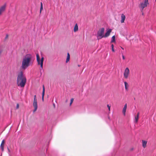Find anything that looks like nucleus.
<instances>
[{
  "label": "nucleus",
  "mask_w": 156,
  "mask_h": 156,
  "mask_svg": "<svg viewBox=\"0 0 156 156\" xmlns=\"http://www.w3.org/2000/svg\"><path fill=\"white\" fill-rule=\"evenodd\" d=\"M112 31V29H109L107 30L106 32L105 33L104 35V37H106L109 36L110 34Z\"/></svg>",
  "instance_id": "obj_8"
},
{
  "label": "nucleus",
  "mask_w": 156,
  "mask_h": 156,
  "mask_svg": "<svg viewBox=\"0 0 156 156\" xmlns=\"http://www.w3.org/2000/svg\"><path fill=\"white\" fill-rule=\"evenodd\" d=\"M115 41V35L113 36L112 38L111 42H114Z\"/></svg>",
  "instance_id": "obj_18"
},
{
  "label": "nucleus",
  "mask_w": 156,
  "mask_h": 156,
  "mask_svg": "<svg viewBox=\"0 0 156 156\" xmlns=\"http://www.w3.org/2000/svg\"><path fill=\"white\" fill-rule=\"evenodd\" d=\"M139 114H140V113L139 112H138L137 113V114L136 115V116H138V117H139Z\"/></svg>",
  "instance_id": "obj_27"
},
{
  "label": "nucleus",
  "mask_w": 156,
  "mask_h": 156,
  "mask_svg": "<svg viewBox=\"0 0 156 156\" xmlns=\"http://www.w3.org/2000/svg\"><path fill=\"white\" fill-rule=\"evenodd\" d=\"M8 150L9 151V149L8 148Z\"/></svg>",
  "instance_id": "obj_32"
},
{
  "label": "nucleus",
  "mask_w": 156,
  "mask_h": 156,
  "mask_svg": "<svg viewBox=\"0 0 156 156\" xmlns=\"http://www.w3.org/2000/svg\"><path fill=\"white\" fill-rule=\"evenodd\" d=\"M5 143V140H2L1 144H3V145H4Z\"/></svg>",
  "instance_id": "obj_24"
},
{
  "label": "nucleus",
  "mask_w": 156,
  "mask_h": 156,
  "mask_svg": "<svg viewBox=\"0 0 156 156\" xmlns=\"http://www.w3.org/2000/svg\"><path fill=\"white\" fill-rule=\"evenodd\" d=\"M43 4L42 2L41 3V8H40V13H41V10H43Z\"/></svg>",
  "instance_id": "obj_19"
},
{
  "label": "nucleus",
  "mask_w": 156,
  "mask_h": 156,
  "mask_svg": "<svg viewBox=\"0 0 156 156\" xmlns=\"http://www.w3.org/2000/svg\"><path fill=\"white\" fill-rule=\"evenodd\" d=\"M107 106L108 108L109 111H110L111 106L110 105H107Z\"/></svg>",
  "instance_id": "obj_23"
},
{
  "label": "nucleus",
  "mask_w": 156,
  "mask_h": 156,
  "mask_svg": "<svg viewBox=\"0 0 156 156\" xmlns=\"http://www.w3.org/2000/svg\"><path fill=\"white\" fill-rule=\"evenodd\" d=\"M4 145L1 144L0 145V147L2 151H3L4 150Z\"/></svg>",
  "instance_id": "obj_20"
},
{
  "label": "nucleus",
  "mask_w": 156,
  "mask_h": 156,
  "mask_svg": "<svg viewBox=\"0 0 156 156\" xmlns=\"http://www.w3.org/2000/svg\"><path fill=\"white\" fill-rule=\"evenodd\" d=\"M73 100H74V99L73 98H72L71 99V100H70V105H71V104L73 103Z\"/></svg>",
  "instance_id": "obj_22"
},
{
  "label": "nucleus",
  "mask_w": 156,
  "mask_h": 156,
  "mask_svg": "<svg viewBox=\"0 0 156 156\" xmlns=\"http://www.w3.org/2000/svg\"><path fill=\"white\" fill-rule=\"evenodd\" d=\"M155 1H156V0H155Z\"/></svg>",
  "instance_id": "obj_33"
},
{
  "label": "nucleus",
  "mask_w": 156,
  "mask_h": 156,
  "mask_svg": "<svg viewBox=\"0 0 156 156\" xmlns=\"http://www.w3.org/2000/svg\"><path fill=\"white\" fill-rule=\"evenodd\" d=\"M8 34H7L5 37V39L7 38H8Z\"/></svg>",
  "instance_id": "obj_28"
},
{
  "label": "nucleus",
  "mask_w": 156,
  "mask_h": 156,
  "mask_svg": "<svg viewBox=\"0 0 156 156\" xmlns=\"http://www.w3.org/2000/svg\"><path fill=\"white\" fill-rule=\"evenodd\" d=\"M126 19V16L125 15L122 14L121 15V22L122 23H124V21Z\"/></svg>",
  "instance_id": "obj_10"
},
{
  "label": "nucleus",
  "mask_w": 156,
  "mask_h": 156,
  "mask_svg": "<svg viewBox=\"0 0 156 156\" xmlns=\"http://www.w3.org/2000/svg\"><path fill=\"white\" fill-rule=\"evenodd\" d=\"M16 108V109H18L19 108V104L18 103L17 104Z\"/></svg>",
  "instance_id": "obj_25"
},
{
  "label": "nucleus",
  "mask_w": 156,
  "mask_h": 156,
  "mask_svg": "<svg viewBox=\"0 0 156 156\" xmlns=\"http://www.w3.org/2000/svg\"><path fill=\"white\" fill-rule=\"evenodd\" d=\"M129 74V70L128 68L127 67L125 70L124 72L123 73L124 77L125 79H127Z\"/></svg>",
  "instance_id": "obj_7"
},
{
  "label": "nucleus",
  "mask_w": 156,
  "mask_h": 156,
  "mask_svg": "<svg viewBox=\"0 0 156 156\" xmlns=\"http://www.w3.org/2000/svg\"><path fill=\"white\" fill-rule=\"evenodd\" d=\"M78 66L79 67H80V65H78Z\"/></svg>",
  "instance_id": "obj_31"
},
{
  "label": "nucleus",
  "mask_w": 156,
  "mask_h": 156,
  "mask_svg": "<svg viewBox=\"0 0 156 156\" xmlns=\"http://www.w3.org/2000/svg\"><path fill=\"white\" fill-rule=\"evenodd\" d=\"M31 59L32 56L31 55L27 54L25 55L23 58L21 68L24 70L27 69L30 65Z\"/></svg>",
  "instance_id": "obj_1"
},
{
  "label": "nucleus",
  "mask_w": 156,
  "mask_h": 156,
  "mask_svg": "<svg viewBox=\"0 0 156 156\" xmlns=\"http://www.w3.org/2000/svg\"><path fill=\"white\" fill-rule=\"evenodd\" d=\"M124 84H125V89L126 90H128V88L129 87V85H128V83L126 82H124Z\"/></svg>",
  "instance_id": "obj_15"
},
{
  "label": "nucleus",
  "mask_w": 156,
  "mask_h": 156,
  "mask_svg": "<svg viewBox=\"0 0 156 156\" xmlns=\"http://www.w3.org/2000/svg\"><path fill=\"white\" fill-rule=\"evenodd\" d=\"M33 106L34 108V109L33 110V112H35L36 111L37 108V98L36 95H34V96Z\"/></svg>",
  "instance_id": "obj_6"
},
{
  "label": "nucleus",
  "mask_w": 156,
  "mask_h": 156,
  "mask_svg": "<svg viewBox=\"0 0 156 156\" xmlns=\"http://www.w3.org/2000/svg\"><path fill=\"white\" fill-rule=\"evenodd\" d=\"M111 47H112V51L113 52H115V50L114 49V46L113 44H112V45H111Z\"/></svg>",
  "instance_id": "obj_21"
},
{
  "label": "nucleus",
  "mask_w": 156,
  "mask_h": 156,
  "mask_svg": "<svg viewBox=\"0 0 156 156\" xmlns=\"http://www.w3.org/2000/svg\"><path fill=\"white\" fill-rule=\"evenodd\" d=\"M78 30V27L77 23L75 25L74 28V31L75 32Z\"/></svg>",
  "instance_id": "obj_13"
},
{
  "label": "nucleus",
  "mask_w": 156,
  "mask_h": 156,
  "mask_svg": "<svg viewBox=\"0 0 156 156\" xmlns=\"http://www.w3.org/2000/svg\"><path fill=\"white\" fill-rule=\"evenodd\" d=\"M44 92H45V88L44 85H43V91L42 93V99L43 101H44Z\"/></svg>",
  "instance_id": "obj_14"
},
{
  "label": "nucleus",
  "mask_w": 156,
  "mask_h": 156,
  "mask_svg": "<svg viewBox=\"0 0 156 156\" xmlns=\"http://www.w3.org/2000/svg\"><path fill=\"white\" fill-rule=\"evenodd\" d=\"M53 106H54V107L55 108V104H53Z\"/></svg>",
  "instance_id": "obj_29"
},
{
  "label": "nucleus",
  "mask_w": 156,
  "mask_h": 156,
  "mask_svg": "<svg viewBox=\"0 0 156 156\" xmlns=\"http://www.w3.org/2000/svg\"><path fill=\"white\" fill-rule=\"evenodd\" d=\"M142 146L144 148H145L147 147V141L142 140Z\"/></svg>",
  "instance_id": "obj_12"
},
{
  "label": "nucleus",
  "mask_w": 156,
  "mask_h": 156,
  "mask_svg": "<svg viewBox=\"0 0 156 156\" xmlns=\"http://www.w3.org/2000/svg\"><path fill=\"white\" fill-rule=\"evenodd\" d=\"M37 61L38 63V65H40L41 67V68H43V63L44 60V58L42 57L41 60L40 59V56L38 54L36 55Z\"/></svg>",
  "instance_id": "obj_5"
},
{
  "label": "nucleus",
  "mask_w": 156,
  "mask_h": 156,
  "mask_svg": "<svg viewBox=\"0 0 156 156\" xmlns=\"http://www.w3.org/2000/svg\"><path fill=\"white\" fill-rule=\"evenodd\" d=\"M5 6L4 5L0 8V16H1L2 12L5 10Z\"/></svg>",
  "instance_id": "obj_9"
},
{
  "label": "nucleus",
  "mask_w": 156,
  "mask_h": 156,
  "mask_svg": "<svg viewBox=\"0 0 156 156\" xmlns=\"http://www.w3.org/2000/svg\"><path fill=\"white\" fill-rule=\"evenodd\" d=\"M105 29L104 28H101L97 32V39L99 40L102 38L104 37V34Z\"/></svg>",
  "instance_id": "obj_3"
},
{
  "label": "nucleus",
  "mask_w": 156,
  "mask_h": 156,
  "mask_svg": "<svg viewBox=\"0 0 156 156\" xmlns=\"http://www.w3.org/2000/svg\"><path fill=\"white\" fill-rule=\"evenodd\" d=\"M127 104H126L125 105L124 107L122 109V113H123L124 115L125 116L126 115V109L127 108Z\"/></svg>",
  "instance_id": "obj_11"
},
{
  "label": "nucleus",
  "mask_w": 156,
  "mask_h": 156,
  "mask_svg": "<svg viewBox=\"0 0 156 156\" xmlns=\"http://www.w3.org/2000/svg\"><path fill=\"white\" fill-rule=\"evenodd\" d=\"M23 73L20 72L18 74L17 79V85L21 87H24L26 82V77L23 75Z\"/></svg>",
  "instance_id": "obj_2"
},
{
  "label": "nucleus",
  "mask_w": 156,
  "mask_h": 156,
  "mask_svg": "<svg viewBox=\"0 0 156 156\" xmlns=\"http://www.w3.org/2000/svg\"><path fill=\"white\" fill-rule=\"evenodd\" d=\"M139 118V117L137 116H135V122L136 123H137L138 122V119Z\"/></svg>",
  "instance_id": "obj_17"
},
{
  "label": "nucleus",
  "mask_w": 156,
  "mask_h": 156,
  "mask_svg": "<svg viewBox=\"0 0 156 156\" xmlns=\"http://www.w3.org/2000/svg\"><path fill=\"white\" fill-rule=\"evenodd\" d=\"M122 58L123 59L125 60V58L122 53Z\"/></svg>",
  "instance_id": "obj_26"
},
{
  "label": "nucleus",
  "mask_w": 156,
  "mask_h": 156,
  "mask_svg": "<svg viewBox=\"0 0 156 156\" xmlns=\"http://www.w3.org/2000/svg\"><path fill=\"white\" fill-rule=\"evenodd\" d=\"M149 5L148 0H143L139 4V7L142 11L144 8L147 7Z\"/></svg>",
  "instance_id": "obj_4"
},
{
  "label": "nucleus",
  "mask_w": 156,
  "mask_h": 156,
  "mask_svg": "<svg viewBox=\"0 0 156 156\" xmlns=\"http://www.w3.org/2000/svg\"><path fill=\"white\" fill-rule=\"evenodd\" d=\"M70 55L69 53H67V58L66 59V62H67L69 60Z\"/></svg>",
  "instance_id": "obj_16"
},
{
  "label": "nucleus",
  "mask_w": 156,
  "mask_h": 156,
  "mask_svg": "<svg viewBox=\"0 0 156 156\" xmlns=\"http://www.w3.org/2000/svg\"><path fill=\"white\" fill-rule=\"evenodd\" d=\"M121 48H122V49L123 50L124 49V48H122V47H121Z\"/></svg>",
  "instance_id": "obj_30"
}]
</instances>
